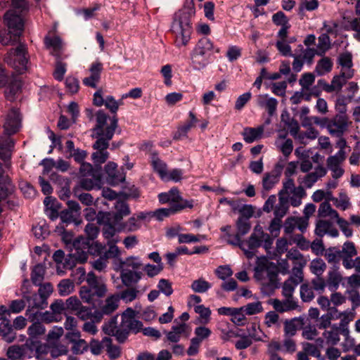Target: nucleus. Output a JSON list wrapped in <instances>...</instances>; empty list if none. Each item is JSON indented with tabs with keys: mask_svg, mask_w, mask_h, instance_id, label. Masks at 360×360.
Masks as SVG:
<instances>
[{
	"mask_svg": "<svg viewBox=\"0 0 360 360\" xmlns=\"http://www.w3.org/2000/svg\"><path fill=\"white\" fill-rule=\"evenodd\" d=\"M333 65V61L330 58L323 56V58L317 62L314 72L318 76H323L332 70Z\"/></svg>",
	"mask_w": 360,
	"mask_h": 360,
	"instance_id": "nucleus-41",
	"label": "nucleus"
},
{
	"mask_svg": "<svg viewBox=\"0 0 360 360\" xmlns=\"http://www.w3.org/2000/svg\"><path fill=\"white\" fill-rule=\"evenodd\" d=\"M73 193L76 198L84 205H91L94 202L93 196L89 193H84L79 188H73Z\"/></svg>",
	"mask_w": 360,
	"mask_h": 360,
	"instance_id": "nucleus-62",
	"label": "nucleus"
},
{
	"mask_svg": "<svg viewBox=\"0 0 360 360\" xmlns=\"http://www.w3.org/2000/svg\"><path fill=\"white\" fill-rule=\"evenodd\" d=\"M122 328L119 335L121 341H125L130 331L137 333L143 330V323L141 321L134 318V311L131 309H128L126 312L122 315Z\"/></svg>",
	"mask_w": 360,
	"mask_h": 360,
	"instance_id": "nucleus-11",
	"label": "nucleus"
},
{
	"mask_svg": "<svg viewBox=\"0 0 360 360\" xmlns=\"http://www.w3.org/2000/svg\"><path fill=\"white\" fill-rule=\"evenodd\" d=\"M354 76V70H342L339 75L333 77L330 85H326V92L340 91L346 84L347 79Z\"/></svg>",
	"mask_w": 360,
	"mask_h": 360,
	"instance_id": "nucleus-20",
	"label": "nucleus"
},
{
	"mask_svg": "<svg viewBox=\"0 0 360 360\" xmlns=\"http://www.w3.org/2000/svg\"><path fill=\"white\" fill-rule=\"evenodd\" d=\"M103 181L101 174H97L94 176L82 177L78 184L74 188L84 189L91 191L94 188L100 189L102 187Z\"/></svg>",
	"mask_w": 360,
	"mask_h": 360,
	"instance_id": "nucleus-23",
	"label": "nucleus"
},
{
	"mask_svg": "<svg viewBox=\"0 0 360 360\" xmlns=\"http://www.w3.org/2000/svg\"><path fill=\"white\" fill-rule=\"evenodd\" d=\"M274 308L280 312H284L295 309L297 307V302L295 300H288L286 298L283 301L274 300L273 302Z\"/></svg>",
	"mask_w": 360,
	"mask_h": 360,
	"instance_id": "nucleus-45",
	"label": "nucleus"
},
{
	"mask_svg": "<svg viewBox=\"0 0 360 360\" xmlns=\"http://www.w3.org/2000/svg\"><path fill=\"white\" fill-rule=\"evenodd\" d=\"M103 343L108 344L107 352L110 359L115 360L120 356V349L118 346L111 345V339L110 338H104L102 340Z\"/></svg>",
	"mask_w": 360,
	"mask_h": 360,
	"instance_id": "nucleus-58",
	"label": "nucleus"
},
{
	"mask_svg": "<svg viewBox=\"0 0 360 360\" xmlns=\"http://www.w3.org/2000/svg\"><path fill=\"white\" fill-rule=\"evenodd\" d=\"M345 326L346 323L342 320L339 326L333 325L330 330H326L323 333V336L326 339V343L330 345H335L340 341L339 335L340 333L345 335H347L349 330Z\"/></svg>",
	"mask_w": 360,
	"mask_h": 360,
	"instance_id": "nucleus-18",
	"label": "nucleus"
},
{
	"mask_svg": "<svg viewBox=\"0 0 360 360\" xmlns=\"http://www.w3.org/2000/svg\"><path fill=\"white\" fill-rule=\"evenodd\" d=\"M8 86L5 89V96L9 101H13L15 96L20 92L21 89V81L13 77L10 82H8Z\"/></svg>",
	"mask_w": 360,
	"mask_h": 360,
	"instance_id": "nucleus-36",
	"label": "nucleus"
},
{
	"mask_svg": "<svg viewBox=\"0 0 360 360\" xmlns=\"http://www.w3.org/2000/svg\"><path fill=\"white\" fill-rule=\"evenodd\" d=\"M264 129L263 126L257 128L245 127L242 134L244 141L248 143H251L259 139L264 133Z\"/></svg>",
	"mask_w": 360,
	"mask_h": 360,
	"instance_id": "nucleus-33",
	"label": "nucleus"
},
{
	"mask_svg": "<svg viewBox=\"0 0 360 360\" xmlns=\"http://www.w3.org/2000/svg\"><path fill=\"white\" fill-rule=\"evenodd\" d=\"M348 127L349 118L347 115L336 114L334 117L328 118L327 129L331 136L342 137Z\"/></svg>",
	"mask_w": 360,
	"mask_h": 360,
	"instance_id": "nucleus-13",
	"label": "nucleus"
},
{
	"mask_svg": "<svg viewBox=\"0 0 360 360\" xmlns=\"http://www.w3.org/2000/svg\"><path fill=\"white\" fill-rule=\"evenodd\" d=\"M337 309L335 307H331L329 309V311L323 316L319 320V323H317V326L320 329H325L330 325V322L332 319L335 317L333 313L337 312Z\"/></svg>",
	"mask_w": 360,
	"mask_h": 360,
	"instance_id": "nucleus-54",
	"label": "nucleus"
},
{
	"mask_svg": "<svg viewBox=\"0 0 360 360\" xmlns=\"http://www.w3.org/2000/svg\"><path fill=\"white\" fill-rule=\"evenodd\" d=\"M192 208V201H185L182 204H174L172 205L169 207L160 208L154 212H152V217H155L158 221H162L165 217H169L171 214H175L176 212L182 210L184 208Z\"/></svg>",
	"mask_w": 360,
	"mask_h": 360,
	"instance_id": "nucleus-16",
	"label": "nucleus"
},
{
	"mask_svg": "<svg viewBox=\"0 0 360 360\" xmlns=\"http://www.w3.org/2000/svg\"><path fill=\"white\" fill-rule=\"evenodd\" d=\"M194 15L195 8L192 6H184L174 15L170 30L174 37V45L179 49L187 46L191 40Z\"/></svg>",
	"mask_w": 360,
	"mask_h": 360,
	"instance_id": "nucleus-2",
	"label": "nucleus"
},
{
	"mask_svg": "<svg viewBox=\"0 0 360 360\" xmlns=\"http://www.w3.org/2000/svg\"><path fill=\"white\" fill-rule=\"evenodd\" d=\"M331 226V222L326 220H319L316 224L315 234L319 237H323L328 231V229Z\"/></svg>",
	"mask_w": 360,
	"mask_h": 360,
	"instance_id": "nucleus-64",
	"label": "nucleus"
},
{
	"mask_svg": "<svg viewBox=\"0 0 360 360\" xmlns=\"http://www.w3.org/2000/svg\"><path fill=\"white\" fill-rule=\"evenodd\" d=\"M84 231L86 238L80 236L73 241V249L71 250V253L68 255L63 263L65 269H70L73 268L75 266V262H85L88 259L89 254L100 255L104 248L101 243L93 242L99 233V229L96 225L91 223L87 224Z\"/></svg>",
	"mask_w": 360,
	"mask_h": 360,
	"instance_id": "nucleus-1",
	"label": "nucleus"
},
{
	"mask_svg": "<svg viewBox=\"0 0 360 360\" xmlns=\"http://www.w3.org/2000/svg\"><path fill=\"white\" fill-rule=\"evenodd\" d=\"M141 227V221H139V219L135 217V215L131 217L127 221L124 222H119L117 226L118 232H134L139 230Z\"/></svg>",
	"mask_w": 360,
	"mask_h": 360,
	"instance_id": "nucleus-31",
	"label": "nucleus"
},
{
	"mask_svg": "<svg viewBox=\"0 0 360 360\" xmlns=\"http://www.w3.org/2000/svg\"><path fill=\"white\" fill-rule=\"evenodd\" d=\"M283 165L281 162L276 164L274 169L269 173H266L262 179V186L266 191H269L278 183L280 176L281 175Z\"/></svg>",
	"mask_w": 360,
	"mask_h": 360,
	"instance_id": "nucleus-22",
	"label": "nucleus"
},
{
	"mask_svg": "<svg viewBox=\"0 0 360 360\" xmlns=\"http://www.w3.org/2000/svg\"><path fill=\"white\" fill-rule=\"evenodd\" d=\"M186 324L184 323L172 326L169 332H166L167 339L171 342H178L180 340L181 335L186 331Z\"/></svg>",
	"mask_w": 360,
	"mask_h": 360,
	"instance_id": "nucleus-38",
	"label": "nucleus"
},
{
	"mask_svg": "<svg viewBox=\"0 0 360 360\" xmlns=\"http://www.w3.org/2000/svg\"><path fill=\"white\" fill-rule=\"evenodd\" d=\"M0 336L8 343L12 342L15 339L16 333L9 320L2 321L0 323Z\"/></svg>",
	"mask_w": 360,
	"mask_h": 360,
	"instance_id": "nucleus-34",
	"label": "nucleus"
},
{
	"mask_svg": "<svg viewBox=\"0 0 360 360\" xmlns=\"http://www.w3.org/2000/svg\"><path fill=\"white\" fill-rule=\"evenodd\" d=\"M306 264L307 262H304L303 260H301V262H294L291 275L287 280L297 285L301 283L304 280L303 269Z\"/></svg>",
	"mask_w": 360,
	"mask_h": 360,
	"instance_id": "nucleus-32",
	"label": "nucleus"
},
{
	"mask_svg": "<svg viewBox=\"0 0 360 360\" xmlns=\"http://www.w3.org/2000/svg\"><path fill=\"white\" fill-rule=\"evenodd\" d=\"M115 207L116 212L115 213H110V214L113 222L117 224L122 220L124 217L130 214V209L128 204L122 200L117 201Z\"/></svg>",
	"mask_w": 360,
	"mask_h": 360,
	"instance_id": "nucleus-29",
	"label": "nucleus"
},
{
	"mask_svg": "<svg viewBox=\"0 0 360 360\" xmlns=\"http://www.w3.org/2000/svg\"><path fill=\"white\" fill-rule=\"evenodd\" d=\"M345 152L343 150L339 151L334 155L330 156L327 159V165L328 169L340 167L341 163L345 160Z\"/></svg>",
	"mask_w": 360,
	"mask_h": 360,
	"instance_id": "nucleus-52",
	"label": "nucleus"
},
{
	"mask_svg": "<svg viewBox=\"0 0 360 360\" xmlns=\"http://www.w3.org/2000/svg\"><path fill=\"white\" fill-rule=\"evenodd\" d=\"M290 193L292 195L288 196L289 204L294 207H299L302 204V199L307 195L304 188L302 186H297Z\"/></svg>",
	"mask_w": 360,
	"mask_h": 360,
	"instance_id": "nucleus-43",
	"label": "nucleus"
},
{
	"mask_svg": "<svg viewBox=\"0 0 360 360\" xmlns=\"http://www.w3.org/2000/svg\"><path fill=\"white\" fill-rule=\"evenodd\" d=\"M150 159L154 171L159 174L161 179H165L167 176V164L159 158L156 153H151Z\"/></svg>",
	"mask_w": 360,
	"mask_h": 360,
	"instance_id": "nucleus-35",
	"label": "nucleus"
},
{
	"mask_svg": "<svg viewBox=\"0 0 360 360\" xmlns=\"http://www.w3.org/2000/svg\"><path fill=\"white\" fill-rule=\"evenodd\" d=\"M324 257L328 263L333 266H339L340 259H342V251L337 247H330L326 250Z\"/></svg>",
	"mask_w": 360,
	"mask_h": 360,
	"instance_id": "nucleus-37",
	"label": "nucleus"
},
{
	"mask_svg": "<svg viewBox=\"0 0 360 360\" xmlns=\"http://www.w3.org/2000/svg\"><path fill=\"white\" fill-rule=\"evenodd\" d=\"M338 63L345 70H354L352 69L353 65L352 56L349 52H345L340 55L338 58Z\"/></svg>",
	"mask_w": 360,
	"mask_h": 360,
	"instance_id": "nucleus-61",
	"label": "nucleus"
},
{
	"mask_svg": "<svg viewBox=\"0 0 360 360\" xmlns=\"http://www.w3.org/2000/svg\"><path fill=\"white\" fill-rule=\"evenodd\" d=\"M28 53L26 46L20 44L15 49H11L4 56V62L18 74L27 70Z\"/></svg>",
	"mask_w": 360,
	"mask_h": 360,
	"instance_id": "nucleus-9",
	"label": "nucleus"
},
{
	"mask_svg": "<svg viewBox=\"0 0 360 360\" xmlns=\"http://www.w3.org/2000/svg\"><path fill=\"white\" fill-rule=\"evenodd\" d=\"M74 283L70 279H63L58 285V293L60 296H67L74 290Z\"/></svg>",
	"mask_w": 360,
	"mask_h": 360,
	"instance_id": "nucleus-51",
	"label": "nucleus"
},
{
	"mask_svg": "<svg viewBox=\"0 0 360 360\" xmlns=\"http://www.w3.org/2000/svg\"><path fill=\"white\" fill-rule=\"evenodd\" d=\"M45 274V269L42 264H37L32 269L31 280L34 285H40Z\"/></svg>",
	"mask_w": 360,
	"mask_h": 360,
	"instance_id": "nucleus-46",
	"label": "nucleus"
},
{
	"mask_svg": "<svg viewBox=\"0 0 360 360\" xmlns=\"http://www.w3.org/2000/svg\"><path fill=\"white\" fill-rule=\"evenodd\" d=\"M349 102L347 96L344 95L338 96L335 103V109L338 112L337 114L347 115V105Z\"/></svg>",
	"mask_w": 360,
	"mask_h": 360,
	"instance_id": "nucleus-59",
	"label": "nucleus"
},
{
	"mask_svg": "<svg viewBox=\"0 0 360 360\" xmlns=\"http://www.w3.org/2000/svg\"><path fill=\"white\" fill-rule=\"evenodd\" d=\"M25 345H14L10 346L6 352V356L11 360H18L27 357Z\"/></svg>",
	"mask_w": 360,
	"mask_h": 360,
	"instance_id": "nucleus-39",
	"label": "nucleus"
},
{
	"mask_svg": "<svg viewBox=\"0 0 360 360\" xmlns=\"http://www.w3.org/2000/svg\"><path fill=\"white\" fill-rule=\"evenodd\" d=\"M257 105L267 111L269 117L276 115L278 101L273 97H270L269 94H259L256 97Z\"/></svg>",
	"mask_w": 360,
	"mask_h": 360,
	"instance_id": "nucleus-21",
	"label": "nucleus"
},
{
	"mask_svg": "<svg viewBox=\"0 0 360 360\" xmlns=\"http://www.w3.org/2000/svg\"><path fill=\"white\" fill-rule=\"evenodd\" d=\"M56 316L54 313L48 311L45 312L36 311L29 315V320L30 321H40L46 323H51L58 321Z\"/></svg>",
	"mask_w": 360,
	"mask_h": 360,
	"instance_id": "nucleus-40",
	"label": "nucleus"
},
{
	"mask_svg": "<svg viewBox=\"0 0 360 360\" xmlns=\"http://www.w3.org/2000/svg\"><path fill=\"white\" fill-rule=\"evenodd\" d=\"M88 285L80 288L79 294L82 300L87 304L96 305L100 299L107 293V286L101 278H98L93 271L86 276Z\"/></svg>",
	"mask_w": 360,
	"mask_h": 360,
	"instance_id": "nucleus-4",
	"label": "nucleus"
},
{
	"mask_svg": "<svg viewBox=\"0 0 360 360\" xmlns=\"http://www.w3.org/2000/svg\"><path fill=\"white\" fill-rule=\"evenodd\" d=\"M342 280V276L339 271V266H333L328 273V278L326 281L329 290L335 291L339 288Z\"/></svg>",
	"mask_w": 360,
	"mask_h": 360,
	"instance_id": "nucleus-26",
	"label": "nucleus"
},
{
	"mask_svg": "<svg viewBox=\"0 0 360 360\" xmlns=\"http://www.w3.org/2000/svg\"><path fill=\"white\" fill-rule=\"evenodd\" d=\"M273 238L263 231L260 226L255 227L253 232L248 240L240 243V249L248 259H252L255 255L256 250L263 245L267 251L271 248Z\"/></svg>",
	"mask_w": 360,
	"mask_h": 360,
	"instance_id": "nucleus-5",
	"label": "nucleus"
},
{
	"mask_svg": "<svg viewBox=\"0 0 360 360\" xmlns=\"http://www.w3.org/2000/svg\"><path fill=\"white\" fill-rule=\"evenodd\" d=\"M327 169L322 165H319L315 167V170L312 172L308 173L304 176L302 181V184L307 188H311L314 184L318 181L319 179L326 176Z\"/></svg>",
	"mask_w": 360,
	"mask_h": 360,
	"instance_id": "nucleus-25",
	"label": "nucleus"
},
{
	"mask_svg": "<svg viewBox=\"0 0 360 360\" xmlns=\"http://www.w3.org/2000/svg\"><path fill=\"white\" fill-rule=\"evenodd\" d=\"M122 321L120 325H117V316H115L108 321V323H105L103 326L104 333L109 335H113L116 338L118 342H124L119 338V335L122 332Z\"/></svg>",
	"mask_w": 360,
	"mask_h": 360,
	"instance_id": "nucleus-28",
	"label": "nucleus"
},
{
	"mask_svg": "<svg viewBox=\"0 0 360 360\" xmlns=\"http://www.w3.org/2000/svg\"><path fill=\"white\" fill-rule=\"evenodd\" d=\"M242 307L243 308V310L245 312V314L249 316L259 314L263 311L262 302L259 301L248 303V304Z\"/></svg>",
	"mask_w": 360,
	"mask_h": 360,
	"instance_id": "nucleus-63",
	"label": "nucleus"
},
{
	"mask_svg": "<svg viewBox=\"0 0 360 360\" xmlns=\"http://www.w3.org/2000/svg\"><path fill=\"white\" fill-rule=\"evenodd\" d=\"M254 277L256 280L259 281L263 285L271 289L279 287L278 267L273 262L267 261L258 262L255 267Z\"/></svg>",
	"mask_w": 360,
	"mask_h": 360,
	"instance_id": "nucleus-8",
	"label": "nucleus"
},
{
	"mask_svg": "<svg viewBox=\"0 0 360 360\" xmlns=\"http://www.w3.org/2000/svg\"><path fill=\"white\" fill-rule=\"evenodd\" d=\"M120 296L119 295H112L106 298L104 303L100 306L98 309L101 313V321L103 315H108L114 312L119 306Z\"/></svg>",
	"mask_w": 360,
	"mask_h": 360,
	"instance_id": "nucleus-24",
	"label": "nucleus"
},
{
	"mask_svg": "<svg viewBox=\"0 0 360 360\" xmlns=\"http://www.w3.org/2000/svg\"><path fill=\"white\" fill-rule=\"evenodd\" d=\"M109 117L103 110H100L96 113V124L94 128V137L97 138H107V132L112 130V138L114 136L115 129L117 127V119L116 117H112L110 120V124L105 126L107 120Z\"/></svg>",
	"mask_w": 360,
	"mask_h": 360,
	"instance_id": "nucleus-10",
	"label": "nucleus"
},
{
	"mask_svg": "<svg viewBox=\"0 0 360 360\" xmlns=\"http://www.w3.org/2000/svg\"><path fill=\"white\" fill-rule=\"evenodd\" d=\"M60 219L61 223L58 229H62L65 230V227L69 224L74 223L75 225H79L81 223V220L79 219V216L75 214L70 210L65 209L60 213Z\"/></svg>",
	"mask_w": 360,
	"mask_h": 360,
	"instance_id": "nucleus-30",
	"label": "nucleus"
},
{
	"mask_svg": "<svg viewBox=\"0 0 360 360\" xmlns=\"http://www.w3.org/2000/svg\"><path fill=\"white\" fill-rule=\"evenodd\" d=\"M44 44L47 49H52L55 53H58L62 48L61 39L58 36L53 37H46L44 38Z\"/></svg>",
	"mask_w": 360,
	"mask_h": 360,
	"instance_id": "nucleus-55",
	"label": "nucleus"
},
{
	"mask_svg": "<svg viewBox=\"0 0 360 360\" xmlns=\"http://www.w3.org/2000/svg\"><path fill=\"white\" fill-rule=\"evenodd\" d=\"M22 297L28 302V309H27L26 314L29 315L39 309H43L47 306V301L44 299L40 295L34 293L32 295H28L27 292L22 291Z\"/></svg>",
	"mask_w": 360,
	"mask_h": 360,
	"instance_id": "nucleus-17",
	"label": "nucleus"
},
{
	"mask_svg": "<svg viewBox=\"0 0 360 360\" xmlns=\"http://www.w3.org/2000/svg\"><path fill=\"white\" fill-rule=\"evenodd\" d=\"M309 269L311 272L316 276H321L326 269V264L322 259L316 258L311 262Z\"/></svg>",
	"mask_w": 360,
	"mask_h": 360,
	"instance_id": "nucleus-47",
	"label": "nucleus"
},
{
	"mask_svg": "<svg viewBox=\"0 0 360 360\" xmlns=\"http://www.w3.org/2000/svg\"><path fill=\"white\" fill-rule=\"evenodd\" d=\"M214 49L213 43L209 38L199 39L190 54L191 67L195 70L204 69L210 63Z\"/></svg>",
	"mask_w": 360,
	"mask_h": 360,
	"instance_id": "nucleus-7",
	"label": "nucleus"
},
{
	"mask_svg": "<svg viewBox=\"0 0 360 360\" xmlns=\"http://www.w3.org/2000/svg\"><path fill=\"white\" fill-rule=\"evenodd\" d=\"M317 55L324 56L326 51L331 48L330 39L328 34H321L318 38Z\"/></svg>",
	"mask_w": 360,
	"mask_h": 360,
	"instance_id": "nucleus-44",
	"label": "nucleus"
},
{
	"mask_svg": "<svg viewBox=\"0 0 360 360\" xmlns=\"http://www.w3.org/2000/svg\"><path fill=\"white\" fill-rule=\"evenodd\" d=\"M342 260L343 259H351L353 257L357 255L354 243L351 241H347L343 244L342 246Z\"/></svg>",
	"mask_w": 360,
	"mask_h": 360,
	"instance_id": "nucleus-56",
	"label": "nucleus"
},
{
	"mask_svg": "<svg viewBox=\"0 0 360 360\" xmlns=\"http://www.w3.org/2000/svg\"><path fill=\"white\" fill-rule=\"evenodd\" d=\"M297 285L296 283L286 280L282 286V295L288 300H295L292 295Z\"/></svg>",
	"mask_w": 360,
	"mask_h": 360,
	"instance_id": "nucleus-57",
	"label": "nucleus"
},
{
	"mask_svg": "<svg viewBox=\"0 0 360 360\" xmlns=\"http://www.w3.org/2000/svg\"><path fill=\"white\" fill-rule=\"evenodd\" d=\"M237 233L240 236H243L247 234L250 230V224L247 219L239 217L236 222Z\"/></svg>",
	"mask_w": 360,
	"mask_h": 360,
	"instance_id": "nucleus-60",
	"label": "nucleus"
},
{
	"mask_svg": "<svg viewBox=\"0 0 360 360\" xmlns=\"http://www.w3.org/2000/svg\"><path fill=\"white\" fill-rule=\"evenodd\" d=\"M5 25L9 32H15V36H20L24 30V20L22 15L16 13L15 11L8 10L4 16Z\"/></svg>",
	"mask_w": 360,
	"mask_h": 360,
	"instance_id": "nucleus-14",
	"label": "nucleus"
},
{
	"mask_svg": "<svg viewBox=\"0 0 360 360\" xmlns=\"http://www.w3.org/2000/svg\"><path fill=\"white\" fill-rule=\"evenodd\" d=\"M289 209V199L288 196H278V203L274 208V216L282 219Z\"/></svg>",
	"mask_w": 360,
	"mask_h": 360,
	"instance_id": "nucleus-42",
	"label": "nucleus"
},
{
	"mask_svg": "<svg viewBox=\"0 0 360 360\" xmlns=\"http://www.w3.org/2000/svg\"><path fill=\"white\" fill-rule=\"evenodd\" d=\"M105 174H106V181L111 186H116L122 183L125 180V172L122 167L117 169V165L114 162H108L104 167Z\"/></svg>",
	"mask_w": 360,
	"mask_h": 360,
	"instance_id": "nucleus-15",
	"label": "nucleus"
},
{
	"mask_svg": "<svg viewBox=\"0 0 360 360\" xmlns=\"http://www.w3.org/2000/svg\"><path fill=\"white\" fill-rule=\"evenodd\" d=\"M33 323L27 328V333L32 338H37L44 334L46 329L40 321H32Z\"/></svg>",
	"mask_w": 360,
	"mask_h": 360,
	"instance_id": "nucleus-53",
	"label": "nucleus"
},
{
	"mask_svg": "<svg viewBox=\"0 0 360 360\" xmlns=\"http://www.w3.org/2000/svg\"><path fill=\"white\" fill-rule=\"evenodd\" d=\"M76 315L82 321L90 320L97 323L101 321V313L98 312V309L93 311L91 308L82 305L77 311Z\"/></svg>",
	"mask_w": 360,
	"mask_h": 360,
	"instance_id": "nucleus-27",
	"label": "nucleus"
},
{
	"mask_svg": "<svg viewBox=\"0 0 360 360\" xmlns=\"http://www.w3.org/2000/svg\"><path fill=\"white\" fill-rule=\"evenodd\" d=\"M98 221L103 224L102 232L104 238L108 240H110L115 235L117 231V224L113 222V219L111 217L110 212L103 213L98 217Z\"/></svg>",
	"mask_w": 360,
	"mask_h": 360,
	"instance_id": "nucleus-19",
	"label": "nucleus"
},
{
	"mask_svg": "<svg viewBox=\"0 0 360 360\" xmlns=\"http://www.w3.org/2000/svg\"><path fill=\"white\" fill-rule=\"evenodd\" d=\"M68 352L66 346L58 342H49V354L53 358L65 355Z\"/></svg>",
	"mask_w": 360,
	"mask_h": 360,
	"instance_id": "nucleus-49",
	"label": "nucleus"
},
{
	"mask_svg": "<svg viewBox=\"0 0 360 360\" xmlns=\"http://www.w3.org/2000/svg\"><path fill=\"white\" fill-rule=\"evenodd\" d=\"M142 266L141 259L136 256L128 257L120 262V278L124 285L129 287L139 282L143 276L140 271Z\"/></svg>",
	"mask_w": 360,
	"mask_h": 360,
	"instance_id": "nucleus-6",
	"label": "nucleus"
},
{
	"mask_svg": "<svg viewBox=\"0 0 360 360\" xmlns=\"http://www.w3.org/2000/svg\"><path fill=\"white\" fill-rule=\"evenodd\" d=\"M211 287V283L206 281L202 278L193 281L191 285L193 291L198 293L206 292Z\"/></svg>",
	"mask_w": 360,
	"mask_h": 360,
	"instance_id": "nucleus-50",
	"label": "nucleus"
},
{
	"mask_svg": "<svg viewBox=\"0 0 360 360\" xmlns=\"http://www.w3.org/2000/svg\"><path fill=\"white\" fill-rule=\"evenodd\" d=\"M20 36H15V32H9L8 28L0 32V43L3 46L12 45L18 41Z\"/></svg>",
	"mask_w": 360,
	"mask_h": 360,
	"instance_id": "nucleus-48",
	"label": "nucleus"
},
{
	"mask_svg": "<svg viewBox=\"0 0 360 360\" xmlns=\"http://www.w3.org/2000/svg\"><path fill=\"white\" fill-rule=\"evenodd\" d=\"M112 130L107 132V138H97L96 142L93 145L96 152L92 153L91 158L96 165L104 163L109 158V153L107 151L109 147V141L112 139Z\"/></svg>",
	"mask_w": 360,
	"mask_h": 360,
	"instance_id": "nucleus-12",
	"label": "nucleus"
},
{
	"mask_svg": "<svg viewBox=\"0 0 360 360\" xmlns=\"http://www.w3.org/2000/svg\"><path fill=\"white\" fill-rule=\"evenodd\" d=\"M21 127V117L18 110L13 108L7 114L4 124V134L0 136V158L9 159L14 147L11 135L15 134Z\"/></svg>",
	"mask_w": 360,
	"mask_h": 360,
	"instance_id": "nucleus-3",
	"label": "nucleus"
}]
</instances>
